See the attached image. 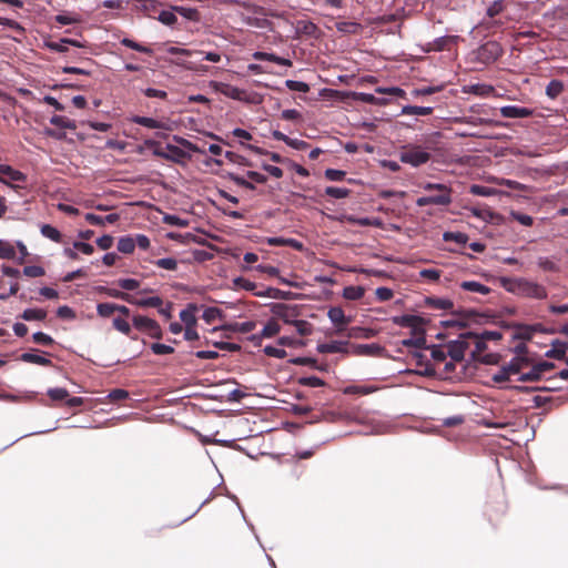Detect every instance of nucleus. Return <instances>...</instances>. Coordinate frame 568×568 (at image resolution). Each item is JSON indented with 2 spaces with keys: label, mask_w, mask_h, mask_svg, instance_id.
I'll return each instance as SVG.
<instances>
[{
  "label": "nucleus",
  "mask_w": 568,
  "mask_h": 568,
  "mask_svg": "<svg viewBox=\"0 0 568 568\" xmlns=\"http://www.w3.org/2000/svg\"><path fill=\"white\" fill-rule=\"evenodd\" d=\"M537 264L540 268L548 272H557L558 266L555 262L550 261L548 257H539Z\"/></svg>",
  "instance_id": "nucleus-57"
},
{
  "label": "nucleus",
  "mask_w": 568,
  "mask_h": 568,
  "mask_svg": "<svg viewBox=\"0 0 568 568\" xmlns=\"http://www.w3.org/2000/svg\"><path fill=\"white\" fill-rule=\"evenodd\" d=\"M151 349L156 355H165V354H171L174 352V348L172 346L161 344V343L151 344Z\"/></svg>",
  "instance_id": "nucleus-58"
},
{
  "label": "nucleus",
  "mask_w": 568,
  "mask_h": 568,
  "mask_svg": "<svg viewBox=\"0 0 568 568\" xmlns=\"http://www.w3.org/2000/svg\"><path fill=\"white\" fill-rule=\"evenodd\" d=\"M325 194L333 199H344L351 194V190L345 187L327 186Z\"/></svg>",
  "instance_id": "nucleus-41"
},
{
  "label": "nucleus",
  "mask_w": 568,
  "mask_h": 568,
  "mask_svg": "<svg viewBox=\"0 0 568 568\" xmlns=\"http://www.w3.org/2000/svg\"><path fill=\"white\" fill-rule=\"evenodd\" d=\"M285 85L292 91H297V92H303V93H306L310 91V85L302 81L287 80L285 82Z\"/></svg>",
  "instance_id": "nucleus-48"
},
{
  "label": "nucleus",
  "mask_w": 568,
  "mask_h": 568,
  "mask_svg": "<svg viewBox=\"0 0 568 568\" xmlns=\"http://www.w3.org/2000/svg\"><path fill=\"white\" fill-rule=\"evenodd\" d=\"M460 287L465 291L475 292L484 295L490 293V288L488 286L476 281H464L460 283Z\"/></svg>",
  "instance_id": "nucleus-25"
},
{
  "label": "nucleus",
  "mask_w": 568,
  "mask_h": 568,
  "mask_svg": "<svg viewBox=\"0 0 568 568\" xmlns=\"http://www.w3.org/2000/svg\"><path fill=\"white\" fill-rule=\"evenodd\" d=\"M293 326H295L297 333L301 336H307L313 333V325L307 321L297 320L296 322H294Z\"/></svg>",
  "instance_id": "nucleus-44"
},
{
  "label": "nucleus",
  "mask_w": 568,
  "mask_h": 568,
  "mask_svg": "<svg viewBox=\"0 0 568 568\" xmlns=\"http://www.w3.org/2000/svg\"><path fill=\"white\" fill-rule=\"evenodd\" d=\"M116 284L125 291H133L140 286V282L134 278H121Z\"/></svg>",
  "instance_id": "nucleus-53"
},
{
  "label": "nucleus",
  "mask_w": 568,
  "mask_h": 568,
  "mask_svg": "<svg viewBox=\"0 0 568 568\" xmlns=\"http://www.w3.org/2000/svg\"><path fill=\"white\" fill-rule=\"evenodd\" d=\"M256 327V323L253 321H247L243 323H231L223 326V329H229L232 332L239 333H250L254 331Z\"/></svg>",
  "instance_id": "nucleus-23"
},
{
  "label": "nucleus",
  "mask_w": 568,
  "mask_h": 568,
  "mask_svg": "<svg viewBox=\"0 0 568 568\" xmlns=\"http://www.w3.org/2000/svg\"><path fill=\"white\" fill-rule=\"evenodd\" d=\"M412 337L403 339L400 344L405 347L424 348L426 347L425 329L412 332Z\"/></svg>",
  "instance_id": "nucleus-19"
},
{
  "label": "nucleus",
  "mask_w": 568,
  "mask_h": 568,
  "mask_svg": "<svg viewBox=\"0 0 568 568\" xmlns=\"http://www.w3.org/2000/svg\"><path fill=\"white\" fill-rule=\"evenodd\" d=\"M528 363V358L526 357H515L505 366L509 374H519Z\"/></svg>",
  "instance_id": "nucleus-28"
},
{
  "label": "nucleus",
  "mask_w": 568,
  "mask_h": 568,
  "mask_svg": "<svg viewBox=\"0 0 568 568\" xmlns=\"http://www.w3.org/2000/svg\"><path fill=\"white\" fill-rule=\"evenodd\" d=\"M503 53L500 44L496 41H487L477 49L476 59L479 62L489 64L495 62Z\"/></svg>",
  "instance_id": "nucleus-6"
},
{
  "label": "nucleus",
  "mask_w": 568,
  "mask_h": 568,
  "mask_svg": "<svg viewBox=\"0 0 568 568\" xmlns=\"http://www.w3.org/2000/svg\"><path fill=\"white\" fill-rule=\"evenodd\" d=\"M425 304L436 310H450L454 304L449 298L426 297Z\"/></svg>",
  "instance_id": "nucleus-26"
},
{
  "label": "nucleus",
  "mask_w": 568,
  "mask_h": 568,
  "mask_svg": "<svg viewBox=\"0 0 568 568\" xmlns=\"http://www.w3.org/2000/svg\"><path fill=\"white\" fill-rule=\"evenodd\" d=\"M324 175L329 181H342L345 178L346 172L342 170L327 169L325 170Z\"/></svg>",
  "instance_id": "nucleus-59"
},
{
  "label": "nucleus",
  "mask_w": 568,
  "mask_h": 568,
  "mask_svg": "<svg viewBox=\"0 0 568 568\" xmlns=\"http://www.w3.org/2000/svg\"><path fill=\"white\" fill-rule=\"evenodd\" d=\"M113 326L118 331H120L121 333L126 334V335L131 332L130 324L125 320L120 318V317H116L113 320Z\"/></svg>",
  "instance_id": "nucleus-64"
},
{
  "label": "nucleus",
  "mask_w": 568,
  "mask_h": 568,
  "mask_svg": "<svg viewBox=\"0 0 568 568\" xmlns=\"http://www.w3.org/2000/svg\"><path fill=\"white\" fill-rule=\"evenodd\" d=\"M384 347L378 344H359L354 347L356 355L364 356H381L384 353Z\"/></svg>",
  "instance_id": "nucleus-15"
},
{
  "label": "nucleus",
  "mask_w": 568,
  "mask_h": 568,
  "mask_svg": "<svg viewBox=\"0 0 568 568\" xmlns=\"http://www.w3.org/2000/svg\"><path fill=\"white\" fill-rule=\"evenodd\" d=\"M452 203V193H438L436 195H429V196H422L418 197L416 201V204L418 206H426V205H449Z\"/></svg>",
  "instance_id": "nucleus-11"
},
{
  "label": "nucleus",
  "mask_w": 568,
  "mask_h": 568,
  "mask_svg": "<svg viewBox=\"0 0 568 568\" xmlns=\"http://www.w3.org/2000/svg\"><path fill=\"white\" fill-rule=\"evenodd\" d=\"M135 248V241L131 236H123L118 242V251L124 254H130Z\"/></svg>",
  "instance_id": "nucleus-32"
},
{
  "label": "nucleus",
  "mask_w": 568,
  "mask_h": 568,
  "mask_svg": "<svg viewBox=\"0 0 568 568\" xmlns=\"http://www.w3.org/2000/svg\"><path fill=\"white\" fill-rule=\"evenodd\" d=\"M99 291L105 293L110 297L120 298L128 303L134 302V297L132 295L115 288L101 286L99 287Z\"/></svg>",
  "instance_id": "nucleus-29"
},
{
  "label": "nucleus",
  "mask_w": 568,
  "mask_h": 568,
  "mask_svg": "<svg viewBox=\"0 0 568 568\" xmlns=\"http://www.w3.org/2000/svg\"><path fill=\"white\" fill-rule=\"evenodd\" d=\"M443 240L446 242L454 241L457 244L465 245L468 241V235L462 232H445Z\"/></svg>",
  "instance_id": "nucleus-39"
},
{
  "label": "nucleus",
  "mask_w": 568,
  "mask_h": 568,
  "mask_svg": "<svg viewBox=\"0 0 568 568\" xmlns=\"http://www.w3.org/2000/svg\"><path fill=\"white\" fill-rule=\"evenodd\" d=\"M155 265L164 270L174 271L178 267V262L173 257H164L155 261Z\"/></svg>",
  "instance_id": "nucleus-50"
},
{
  "label": "nucleus",
  "mask_w": 568,
  "mask_h": 568,
  "mask_svg": "<svg viewBox=\"0 0 568 568\" xmlns=\"http://www.w3.org/2000/svg\"><path fill=\"white\" fill-rule=\"evenodd\" d=\"M163 222L168 225L180 226V227H185L189 224V222L186 220H182L178 215H170V214L164 215Z\"/></svg>",
  "instance_id": "nucleus-51"
},
{
  "label": "nucleus",
  "mask_w": 568,
  "mask_h": 568,
  "mask_svg": "<svg viewBox=\"0 0 568 568\" xmlns=\"http://www.w3.org/2000/svg\"><path fill=\"white\" fill-rule=\"evenodd\" d=\"M18 251L14 245L8 241L0 240V258L13 260L22 264L28 256V251L22 242H17Z\"/></svg>",
  "instance_id": "nucleus-4"
},
{
  "label": "nucleus",
  "mask_w": 568,
  "mask_h": 568,
  "mask_svg": "<svg viewBox=\"0 0 568 568\" xmlns=\"http://www.w3.org/2000/svg\"><path fill=\"white\" fill-rule=\"evenodd\" d=\"M144 144L146 148L153 150V154L155 156L170 160L176 163H180L186 156V153L182 149L172 144H168L165 146L166 151H164L160 143L155 140H146Z\"/></svg>",
  "instance_id": "nucleus-2"
},
{
  "label": "nucleus",
  "mask_w": 568,
  "mask_h": 568,
  "mask_svg": "<svg viewBox=\"0 0 568 568\" xmlns=\"http://www.w3.org/2000/svg\"><path fill=\"white\" fill-rule=\"evenodd\" d=\"M568 351V343L555 339L551 343V348L546 352V356L549 358L562 359L565 358L566 352Z\"/></svg>",
  "instance_id": "nucleus-17"
},
{
  "label": "nucleus",
  "mask_w": 568,
  "mask_h": 568,
  "mask_svg": "<svg viewBox=\"0 0 568 568\" xmlns=\"http://www.w3.org/2000/svg\"><path fill=\"white\" fill-rule=\"evenodd\" d=\"M503 287L516 295L521 297H529L536 300H545L547 297L546 288L526 278H507L501 277L500 280Z\"/></svg>",
  "instance_id": "nucleus-1"
},
{
  "label": "nucleus",
  "mask_w": 568,
  "mask_h": 568,
  "mask_svg": "<svg viewBox=\"0 0 568 568\" xmlns=\"http://www.w3.org/2000/svg\"><path fill=\"white\" fill-rule=\"evenodd\" d=\"M470 193L478 196H491L497 193L496 189L487 187L478 184H473L470 186Z\"/></svg>",
  "instance_id": "nucleus-43"
},
{
  "label": "nucleus",
  "mask_w": 568,
  "mask_h": 568,
  "mask_svg": "<svg viewBox=\"0 0 568 568\" xmlns=\"http://www.w3.org/2000/svg\"><path fill=\"white\" fill-rule=\"evenodd\" d=\"M222 316V311L217 307H207L204 312H203V318L207 322V323H212L214 322L217 317H221Z\"/></svg>",
  "instance_id": "nucleus-54"
},
{
  "label": "nucleus",
  "mask_w": 568,
  "mask_h": 568,
  "mask_svg": "<svg viewBox=\"0 0 568 568\" xmlns=\"http://www.w3.org/2000/svg\"><path fill=\"white\" fill-rule=\"evenodd\" d=\"M85 220L92 225H104V223H115L119 220V214L112 213L103 217L93 213H87Z\"/></svg>",
  "instance_id": "nucleus-22"
},
{
  "label": "nucleus",
  "mask_w": 568,
  "mask_h": 568,
  "mask_svg": "<svg viewBox=\"0 0 568 568\" xmlns=\"http://www.w3.org/2000/svg\"><path fill=\"white\" fill-rule=\"evenodd\" d=\"M281 327L275 321H270L267 324L263 327L262 332L260 334L252 335L250 337L253 342H258L261 338L265 337H273L280 332Z\"/></svg>",
  "instance_id": "nucleus-20"
},
{
  "label": "nucleus",
  "mask_w": 568,
  "mask_h": 568,
  "mask_svg": "<svg viewBox=\"0 0 568 568\" xmlns=\"http://www.w3.org/2000/svg\"><path fill=\"white\" fill-rule=\"evenodd\" d=\"M115 312V304L112 303H100L97 306V313L101 317H109Z\"/></svg>",
  "instance_id": "nucleus-49"
},
{
  "label": "nucleus",
  "mask_w": 568,
  "mask_h": 568,
  "mask_svg": "<svg viewBox=\"0 0 568 568\" xmlns=\"http://www.w3.org/2000/svg\"><path fill=\"white\" fill-rule=\"evenodd\" d=\"M347 342L333 341L331 343H324L317 345V352L321 354L328 353H346Z\"/></svg>",
  "instance_id": "nucleus-16"
},
{
  "label": "nucleus",
  "mask_w": 568,
  "mask_h": 568,
  "mask_svg": "<svg viewBox=\"0 0 568 568\" xmlns=\"http://www.w3.org/2000/svg\"><path fill=\"white\" fill-rule=\"evenodd\" d=\"M121 43L123 45H125L126 48H130V49H133L135 51H139V52H143V53H146V54H151L152 53V50L148 47H144L131 39H128V38H124Z\"/></svg>",
  "instance_id": "nucleus-46"
},
{
  "label": "nucleus",
  "mask_w": 568,
  "mask_h": 568,
  "mask_svg": "<svg viewBox=\"0 0 568 568\" xmlns=\"http://www.w3.org/2000/svg\"><path fill=\"white\" fill-rule=\"evenodd\" d=\"M48 396L53 402L64 400L69 397V393L64 388H50L48 390Z\"/></svg>",
  "instance_id": "nucleus-47"
},
{
  "label": "nucleus",
  "mask_w": 568,
  "mask_h": 568,
  "mask_svg": "<svg viewBox=\"0 0 568 568\" xmlns=\"http://www.w3.org/2000/svg\"><path fill=\"white\" fill-rule=\"evenodd\" d=\"M0 181L9 185L17 183V186H20V183L26 181V176L10 165L0 164Z\"/></svg>",
  "instance_id": "nucleus-9"
},
{
  "label": "nucleus",
  "mask_w": 568,
  "mask_h": 568,
  "mask_svg": "<svg viewBox=\"0 0 568 568\" xmlns=\"http://www.w3.org/2000/svg\"><path fill=\"white\" fill-rule=\"evenodd\" d=\"M469 347L466 338H459L457 341H450L447 344L448 355L452 357L454 362H462L465 357V352Z\"/></svg>",
  "instance_id": "nucleus-10"
},
{
  "label": "nucleus",
  "mask_w": 568,
  "mask_h": 568,
  "mask_svg": "<svg viewBox=\"0 0 568 568\" xmlns=\"http://www.w3.org/2000/svg\"><path fill=\"white\" fill-rule=\"evenodd\" d=\"M254 295L258 297H270L280 300H290L294 296L292 292H285L274 287H266L263 291L254 292Z\"/></svg>",
  "instance_id": "nucleus-18"
},
{
  "label": "nucleus",
  "mask_w": 568,
  "mask_h": 568,
  "mask_svg": "<svg viewBox=\"0 0 568 568\" xmlns=\"http://www.w3.org/2000/svg\"><path fill=\"white\" fill-rule=\"evenodd\" d=\"M365 290L362 286H347L343 291V296L349 301H356L364 296Z\"/></svg>",
  "instance_id": "nucleus-33"
},
{
  "label": "nucleus",
  "mask_w": 568,
  "mask_h": 568,
  "mask_svg": "<svg viewBox=\"0 0 568 568\" xmlns=\"http://www.w3.org/2000/svg\"><path fill=\"white\" fill-rule=\"evenodd\" d=\"M133 325L143 332H146L153 338L162 337V329L156 321L146 316L136 315L133 317Z\"/></svg>",
  "instance_id": "nucleus-7"
},
{
  "label": "nucleus",
  "mask_w": 568,
  "mask_h": 568,
  "mask_svg": "<svg viewBox=\"0 0 568 568\" xmlns=\"http://www.w3.org/2000/svg\"><path fill=\"white\" fill-rule=\"evenodd\" d=\"M392 321L398 326L412 328V332L424 329V325L426 324V321L417 315L394 316Z\"/></svg>",
  "instance_id": "nucleus-8"
},
{
  "label": "nucleus",
  "mask_w": 568,
  "mask_h": 568,
  "mask_svg": "<svg viewBox=\"0 0 568 568\" xmlns=\"http://www.w3.org/2000/svg\"><path fill=\"white\" fill-rule=\"evenodd\" d=\"M196 307L194 305H190L189 310H183L180 313L181 321L185 324V326H195L196 317L194 316V311Z\"/></svg>",
  "instance_id": "nucleus-38"
},
{
  "label": "nucleus",
  "mask_w": 568,
  "mask_h": 568,
  "mask_svg": "<svg viewBox=\"0 0 568 568\" xmlns=\"http://www.w3.org/2000/svg\"><path fill=\"white\" fill-rule=\"evenodd\" d=\"M327 316L331 322L337 326H345L351 322V318L345 316L341 307H331L327 312Z\"/></svg>",
  "instance_id": "nucleus-21"
},
{
  "label": "nucleus",
  "mask_w": 568,
  "mask_h": 568,
  "mask_svg": "<svg viewBox=\"0 0 568 568\" xmlns=\"http://www.w3.org/2000/svg\"><path fill=\"white\" fill-rule=\"evenodd\" d=\"M227 176H229V179L231 181H233L235 184H237V185H240L242 187H245V189H248V190H254L255 189V186H254V184L252 182L245 180L242 176H239V175H236L234 173H229Z\"/></svg>",
  "instance_id": "nucleus-56"
},
{
  "label": "nucleus",
  "mask_w": 568,
  "mask_h": 568,
  "mask_svg": "<svg viewBox=\"0 0 568 568\" xmlns=\"http://www.w3.org/2000/svg\"><path fill=\"white\" fill-rule=\"evenodd\" d=\"M68 44L77 47V48H83L84 47V44L80 43L79 41L73 40V39H69V38H62L58 42H52V41H45L44 42V47H47V48H49V49H51L53 51H58V52H67L68 51V47H67Z\"/></svg>",
  "instance_id": "nucleus-14"
},
{
  "label": "nucleus",
  "mask_w": 568,
  "mask_h": 568,
  "mask_svg": "<svg viewBox=\"0 0 568 568\" xmlns=\"http://www.w3.org/2000/svg\"><path fill=\"white\" fill-rule=\"evenodd\" d=\"M510 215L514 220H516L517 222H519L520 224H523L525 226L532 225L534 220L530 215H527V214H524L520 212H515V211H513Z\"/></svg>",
  "instance_id": "nucleus-61"
},
{
  "label": "nucleus",
  "mask_w": 568,
  "mask_h": 568,
  "mask_svg": "<svg viewBox=\"0 0 568 568\" xmlns=\"http://www.w3.org/2000/svg\"><path fill=\"white\" fill-rule=\"evenodd\" d=\"M50 122L59 128H62V129H70V130L77 129L75 122L65 116L53 115L51 118Z\"/></svg>",
  "instance_id": "nucleus-37"
},
{
  "label": "nucleus",
  "mask_w": 568,
  "mask_h": 568,
  "mask_svg": "<svg viewBox=\"0 0 568 568\" xmlns=\"http://www.w3.org/2000/svg\"><path fill=\"white\" fill-rule=\"evenodd\" d=\"M163 303L162 298L159 296H152L148 298H141L136 300L134 298V302H131L130 304L138 305L140 307H159Z\"/></svg>",
  "instance_id": "nucleus-35"
},
{
  "label": "nucleus",
  "mask_w": 568,
  "mask_h": 568,
  "mask_svg": "<svg viewBox=\"0 0 568 568\" xmlns=\"http://www.w3.org/2000/svg\"><path fill=\"white\" fill-rule=\"evenodd\" d=\"M225 88L222 90V93L231 99H234V100H244V95H245V91L236 88V87H232V85H224Z\"/></svg>",
  "instance_id": "nucleus-42"
},
{
  "label": "nucleus",
  "mask_w": 568,
  "mask_h": 568,
  "mask_svg": "<svg viewBox=\"0 0 568 568\" xmlns=\"http://www.w3.org/2000/svg\"><path fill=\"white\" fill-rule=\"evenodd\" d=\"M402 112L404 114H413V115H429L433 112V108H430V106L406 105V106L403 108Z\"/></svg>",
  "instance_id": "nucleus-36"
},
{
  "label": "nucleus",
  "mask_w": 568,
  "mask_h": 568,
  "mask_svg": "<svg viewBox=\"0 0 568 568\" xmlns=\"http://www.w3.org/2000/svg\"><path fill=\"white\" fill-rule=\"evenodd\" d=\"M173 10L190 20H196L199 16L197 10L192 8L174 7Z\"/></svg>",
  "instance_id": "nucleus-60"
},
{
  "label": "nucleus",
  "mask_w": 568,
  "mask_h": 568,
  "mask_svg": "<svg viewBox=\"0 0 568 568\" xmlns=\"http://www.w3.org/2000/svg\"><path fill=\"white\" fill-rule=\"evenodd\" d=\"M564 92V83L559 80H551L546 87V94L550 99H556Z\"/></svg>",
  "instance_id": "nucleus-31"
},
{
  "label": "nucleus",
  "mask_w": 568,
  "mask_h": 568,
  "mask_svg": "<svg viewBox=\"0 0 568 568\" xmlns=\"http://www.w3.org/2000/svg\"><path fill=\"white\" fill-rule=\"evenodd\" d=\"M374 335H375L374 329L364 328V327H352L347 334V336L351 338H371Z\"/></svg>",
  "instance_id": "nucleus-34"
},
{
  "label": "nucleus",
  "mask_w": 568,
  "mask_h": 568,
  "mask_svg": "<svg viewBox=\"0 0 568 568\" xmlns=\"http://www.w3.org/2000/svg\"><path fill=\"white\" fill-rule=\"evenodd\" d=\"M159 21L166 26H173L176 22V16L173 11L163 10L159 14Z\"/></svg>",
  "instance_id": "nucleus-55"
},
{
  "label": "nucleus",
  "mask_w": 568,
  "mask_h": 568,
  "mask_svg": "<svg viewBox=\"0 0 568 568\" xmlns=\"http://www.w3.org/2000/svg\"><path fill=\"white\" fill-rule=\"evenodd\" d=\"M298 383L304 386L308 387H321L324 386V381L321 379L317 376H308V377H302L298 379Z\"/></svg>",
  "instance_id": "nucleus-52"
},
{
  "label": "nucleus",
  "mask_w": 568,
  "mask_h": 568,
  "mask_svg": "<svg viewBox=\"0 0 568 568\" xmlns=\"http://www.w3.org/2000/svg\"><path fill=\"white\" fill-rule=\"evenodd\" d=\"M267 243L273 246H291L301 251L303 248V244L294 239H283V237H270L267 239Z\"/></svg>",
  "instance_id": "nucleus-27"
},
{
  "label": "nucleus",
  "mask_w": 568,
  "mask_h": 568,
  "mask_svg": "<svg viewBox=\"0 0 568 568\" xmlns=\"http://www.w3.org/2000/svg\"><path fill=\"white\" fill-rule=\"evenodd\" d=\"M131 121L135 124H140V125L146 126L149 129H161V130H165V131L173 130L170 121H158L153 118L141 116V115L133 116L131 119Z\"/></svg>",
  "instance_id": "nucleus-12"
},
{
  "label": "nucleus",
  "mask_w": 568,
  "mask_h": 568,
  "mask_svg": "<svg viewBox=\"0 0 568 568\" xmlns=\"http://www.w3.org/2000/svg\"><path fill=\"white\" fill-rule=\"evenodd\" d=\"M264 353L267 356L275 357V358H284L287 355V353L284 348H277L274 346H266L264 348Z\"/></svg>",
  "instance_id": "nucleus-62"
},
{
  "label": "nucleus",
  "mask_w": 568,
  "mask_h": 568,
  "mask_svg": "<svg viewBox=\"0 0 568 568\" xmlns=\"http://www.w3.org/2000/svg\"><path fill=\"white\" fill-rule=\"evenodd\" d=\"M317 31H318V28L312 21L300 20L296 23V32L298 34H305V36L314 37V36H316Z\"/></svg>",
  "instance_id": "nucleus-24"
},
{
  "label": "nucleus",
  "mask_w": 568,
  "mask_h": 568,
  "mask_svg": "<svg viewBox=\"0 0 568 568\" xmlns=\"http://www.w3.org/2000/svg\"><path fill=\"white\" fill-rule=\"evenodd\" d=\"M40 232L43 236L48 237L53 242L60 243L62 240L61 232L58 229L51 226L50 224H43L40 227Z\"/></svg>",
  "instance_id": "nucleus-30"
},
{
  "label": "nucleus",
  "mask_w": 568,
  "mask_h": 568,
  "mask_svg": "<svg viewBox=\"0 0 568 568\" xmlns=\"http://www.w3.org/2000/svg\"><path fill=\"white\" fill-rule=\"evenodd\" d=\"M462 338H475L476 339V352L477 353H481L486 349V343L485 341L480 337V335H478L477 333H473V332H467V333H464V334H460Z\"/></svg>",
  "instance_id": "nucleus-45"
},
{
  "label": "nucleus",
  "mask_w": 568,
  "mask_h": 568,
  "mask_svg": "<svg viewBox=\"0 0 568 568\" xmlns=\"http://www.w3.org/2000/svg\"><path fill=\"white\" fill-rule=\"evenodd\" d=\"M458 37L455 36H445L437 38L434 43L432 44V48L429 50L435 51H442L444 50L449 43L455 42Z\"/></svg>",
  "instance_id": "nucleus-40"
},
{
  "label": "nucleus",
  "mask_w": 568,
  "mask_h": 568,
  "mask_svg": "<svg viewBox=\"0 0 568 568\" xmlns=\"http://www.w3.org/2000/svg\"><path fill=\"white\" fill-rule=\"evenodd\" d=\"M500 113L504 118L517 119L528 118L532 115L534 111L528 108H521L517 105H506L500 109Z\"/></svg>",
  "instance_id": "nucleus-13"
},
{
  "label": "nucleus",
  "mask_w": 568,
  "mask_h": 568,
  "mask_svg": "<svg viewBox=\"0 0 568 568\" xmlns=\"http://www.w3.org/2000/svg\"><path fill=\"white\" fill-rule=\"evenodd\" d=\"M301 305L296 304H284V303H276L273 304L271 307V312L274 316L281 318L286 324L293 325L294 322L297 321V317L301 315Z\"/></svg>",
  "instance_id": "nucleus-5"
},
{
  "label": "nucleus",
  "mask_w": 568,
  "mask_h": 568,
  "mask_svg": "<svg viewBox=\"0 0 568 568\" xmlns=\"http://www.w3.org/2000/svg\"><path fill=\"white\" fill-rule=\"evenodd\" d=\"M57 316L60 318H63V320H74L75 313L71 307L64 305V306H60L57 310Z\"/></svg>",
  "instance_id": "nucleus-63"
},
{
  "label": "nucleus",
  "mask_w": 568,
  "mask_h": 568,
  "mask_svg": "<svg viewBox=\"0 0 568 568\" xmlns=\"http://www.w3.org/2000/svg\"><path fill=\"white\" fill-rule=\"evenodd\" d=\"M399 160L416 168L427 163L430 160V153L420 145H408L400 152Z\"/></svg>",
  "instance_id": "nucleus-3"
}]
</instances>
